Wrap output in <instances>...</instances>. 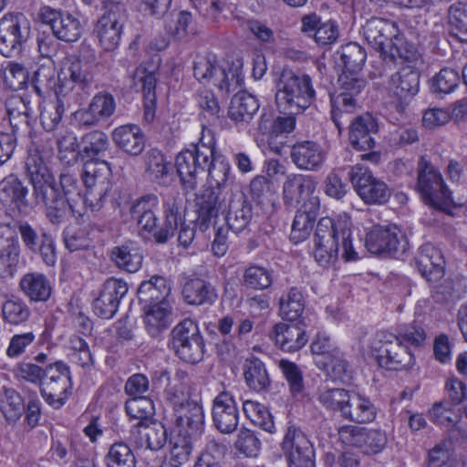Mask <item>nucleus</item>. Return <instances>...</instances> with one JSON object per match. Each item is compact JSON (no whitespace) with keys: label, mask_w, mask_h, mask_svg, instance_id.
I'll list each match as a JSON object with an SVG mask.
<instances>
[{"label":"nucleus","mask_w":467,"mask_h":467,"mask_svg":"<svg viewBox=\"0 0 467 467\" xmlns=\"http://www.w3.org/2000/svg\"><path fill=\"white\" fill-rule=\"evenodd\" d=\"M216 143L211 132H202L199 141L180 151L175 158V168L181 185L186 192L197 188L200 175L208 171L212 186L196 195L197 223L207 230L217 218L224 198L222 189L231 178V165L223 155H216Z\"/></svg>","instance_id":"1"},{"label":"nucleus","mask_w":467,"mask_h":467,"mask_svg":"<svg viewBox=\"0 0 467 467\" xmlns=\"http://www.w3.org/2000/svg\"><path fill=\"white\" fill-rule=\"evenodd\" d=\"M159 197L147 193L138 198L130 206L131 218L136 222L140 235L152 234L157 244H166L179 227L182 219V200L175 195H168L163 201L164 223L157 230L159 218L156 211Z\"/></svg>","instance_id":"2"},{"label":"nucleus","mask_w":467,"mask_h":467,"mask_svg":"<svg viewBox=\"0 0 467 467\" xmlns=\"http://www.w3.org/2000/svg\"><path fill=\"white\" fill-rule=\"evenodd\" d=\"M27 177L33 186L36 204L44 207L46 218L53 225H59L69 218L66 200L62 198L57 180L37 153L29 154L25 162Z\"/></svg>","instance_id":"3"},{"label":"nucleus","mask_w":467,"mask_h":467,"mask_svg":"<svg viewBox=\"0 0 467 467\" xmlns=\"http://www.w3.org/2000/svg\"><path fill=\"white\" fill-rule=\"evenodd\" d=\"M341 240L342 258L346 262L359 259L352 244L351 230L347 220L334 222L330 217L319 219L314 234V257L323 267L337 260Z\"/></svg>","instance_id":"4"},{"label":"nucleus","mask_w":467,"mask_h":467,"mask_svg":"<svg viewBox=\"0 0 467 467\" xmlns=\"http://www.w3.org/2000/svg\"><path fill=\"white\" fill-rule=\"evenodd\" d=\"M171 287L167 280L154 275L143 281L137 291L139 303L144 313L145 329L151 337H160L170 327L171 305L167 299Z\"/></svg>","instance_id":"5"},{"label":"nucleus","mask_w":467,"mask_h":467,"mask_svg":"<svg viewBox=\"0 0 467 467\" xmlns=\"http://www.w3.org/2000/svg\"><path fill=\"white\" fill-rule=\"evenodd\" d=\"M316 91L311 78L284 69L277 82L275 101L280 112L300 114L314 102Z\"/></svg>","instance_id":"6"},{"label":"nucleus","mask_w":467,"mask_h":467,"mask_svg":"<svg viewBox=\"0 0 467 467\" xmlns=\"http://www.w3.org/2000/svg\"><path fill=\"white\" fill-rule=\"evenodd\" d=\"M416 189L423 202L436 211L454 216L459 208L451 198V192L445 185L440 171L424 157L418 163Z\"/></svg>","instance_id":"7"},{"label":"nucleus","mask_w":467,"mask_h":467,"mask_svg":"<svg viewBox=\"0 0 467 467\" xmlns=\"http://www.w3.org/2000/svg\"><path fill=\"white\" fill-rule=\"evenodd\" d=\"M127 20V9L122 3L103 0L101 14L93 28V34L103 50L110 52L118 48Z\"/></svg>","instance_id":"8"},{"label":"nucleus","mask_w":467,"mask_h":467,"mask_svg":"<svg viewBox=\"0 0 467 467\" xmlns=\"http://www.w3.org/2000/svg\"><path fill=\"white\" fill-rule=\"evenodd\" d=\"M70 367L63 360H56L45 366L39 387L44 400L53 409L62 408L72 393Z\"/></svg>","instance_id":"9"},{"label":"nucleus","mask_w":467,"mask_h":467,"mask_svg":"<svg viewBox=\"0 0 467 467\" xmlns=\"http://www.w3.org/2000/svg\"><path fill=\"white\" fill-rule=\"evenodd\" d=\"M371 348L379 365L386 369H405L414 363V357L409 348L400 337L392 333L378 332Z\"/></svg>","instance_id":"10"},{"label":"nucleus","mask_w":467,"mask_h":467,"mask_svg":"<svg viewBox=\"0 0 467 467\" xmlns=\"http://www.w3.org/2000/svg\"><path fill=\"white\" fill-rule=\"evenodd\" d=\"M171 347L176 356L184 362L196 364L203 358L204 340L197 324L185 318L171 332Z\"/></svg>","instance_id":"11"},{"label":"nucleus","mask_w":467,"mask_h":467,"mask_svg":"<svg viewBox=\"0 0 467 467\" xmlns=\"http://www.w3.org/2000/svg\"><path fill=\"white\" fill-rule=\"evenodd\" d=\"M29 20L22 13H8L0 19V54L19 56L30 36Z\"/></svg>","instance_id":"12"},{"label":"nucleus","mask_w":467,"mask_h":467,"mask_svg":"<svg viewBox=\"0 0 467 467\" xmlns=\"http://www.w3.org/2000/svg\"><path fill=\"white\" fill-rule=\"evenodd\" d=\"M287 467H316L313 443L300 428L289 425L280 444Z\"/></svg>","instance_id":"13"},{"label":"nucleus","mask_w":467,"mask_h":467,"mask_svg":"<svg viewBox=\"0 0 467 467\" xmlns=\"http://www.w3.org/2000/svg\"><path fill=\"white\" fill-rule=\"evenodd\" d=\"M14 226L22 243L30 253L38 254L47 266H54L57 254L54 237L43 228H36L27 221L17 220Z\"/></svg>","instance_id":"14"},{"label":"nucleus","mask_w":467,"mask_h":467,"mask_svg":"<svg viewBox=\"0 0 467 467\" xmlns=\"http://www.w3.org/2000/svg\"><path fill=\"white\" fill-rule=\"evenodd\" d=\"M348 175L356 192L365 203L384 204L389 201L390 189L368 168L355 165L350 168Z\"/></svg>","instance_id":"15"},{"label":"nucleus","mask_w":467,"mask_h":467,"mask_svg":"<svg viewBox=\"0 0 467 467\" xmlns=\"http://www.w3.org/2000/svg\"><path fill=\"white\" fill-rule=\"evenodd\" d=\"M337 434L344 445L355 447L365 455L379 453L388 442L386 433L379 429L346 424L338 429Z\"/></svg>","instance_id":"16"},{"label":"nucleus","mask_w":467,"mask_h":467,"mask_svg":"<svg viewBox=\"0 0 467 467\" xmlns=\"http://www.w3.org/2000/svg\"><path fill=\"white\" fill-rule=\"evenodd\" d=\"M40 20L49 25L53 35L65 42H75L82 35L83 26L80 20L68 12L42 6L39 10Z\"/></svg>","instance_id":"17"},{"label":"nucleus","mask_w":467,"mask_h":467,"mask_svg":"<svg viewBox=\"0 0 467 467\" xmlns=\"http://www.w3.org/2000/svg\"><path fill=\"white\" fill-rule=\"evenodd\" d=\"M407 241L397 228L374 226L366 236L368 251L375 254H388L397 257L407 249Z\"/></svg>","instance_id":"18"},{"label":"nucleus","mask_w":467,"mask_h":467,"mask_svg":"<svg viewBox=\"0 0 467 467\" xmlns=\"http://www.w3.org/2000/svg\"><path fill=\"white\" fill-rule=\"evenodd\" d=\"M317 182L311 175L290 174L283 184V199L286 206L296 208L316 202L320 207L318 196L315 195Z\"/></svg>","instance_id":"19"},{"label":"nucleus","mask_w":467,"mask_h":467,"mask_svg":"<svg viewBox=\"0 0 467 467\" xmlns=\"http://www.w3.org/2000/svg\"><path fill=\"white\" fill-rule=\"evenodd\" d=\"M95 65L77 57H65L59 69L61 87L59 92L68 95L78 85L86 88L94 81Z\"/></svg>","instance_id":"20"},{"label":"nucleus","mask_w":467,"mask_h":467,"mask_svg":"<svg viewBox=\"0 0 467 467\" xmlns=\"http://www.w3.org/2000/svg\"><path fill=\"white\" fill-rule=\"evenodd\" d=\"M57 183L60 187L62 198L66 200L67 213L76 219L82 217L83 213L78 209V202L87 203L88 200L84 193L82 183L78 179V173L75 165L64 167L59 175Z\"/></svg>","instance_id":"21"},{"label":"nucleus","mask_w":467,"mask_h":467,"mask_svg":"<svg viewBox=\"0 0 467 467\" xmlns=\"http://www.w3.org/2000/svg\"><path fill=\"white\" fill-rule=\"evenodd\" d=\"M128 289V284L122 279L108 278L102 285L99 296L93 301L94 313L104 319L112 318Z\"/></svg>","instance_id":"22"},{"label":"nucleus","mask_w":467,"mask_h":467,"mask_svg":"<svg viewBox=\"0 0 467 467\" xmlns=\"http://www.w3.org/2000/svg\"><path fill=\"white\" fill-rule=\"evenodd\" d=\"M309 319L302 317L298 321L278 323L273 327L270 337L280 348L286 352H296L301 349L308 341L306 328Z\"/></svg>","instance_id":"23"},{"label":"nucleus","mask_w":467,"mask_h":467,"mask_svg":"<svg viewBox=\"0 0 467 467\" xmlns=\"http://www.w3.org/2000/svg\"><path fill=\"white\" fill-rule=\"evenodd\" d=\"M395 25L386 19L372 17L363 26V35L368 44L380 52V57L386 60L388 49L391 48L398 37Z\"/></svg>","instance_id":"24"},{"label":"nucleus","mask_w":467,"mask_h":467,"mask_svg":"<svg viewBox=\"0 0 467 467\" xmlns=\"http://www.w3.org/2000/svg\"><path fill=\"white\" fill-rule=\"evenodd\" d=\"M212 418L214 427L221 433L230 434L236 431L239 410L232 393L224 390L213 399Z\"/></svg>","instance_id":"25"},{"label":"nucleus","mask_w":467,"mask_h":467,"mask_svg":"<svg viewBox=\"0 0 467 467\" xmlns=\"http://www.w3.org/2000/svg\"><path fill=\"white\" fill-rule=\"evenodd\" d=\"M0 202L8 204L14 213L20 215H27L34 209L28 187L13 174L0 182Z\"/></svg>","instance_id":"26"},{"label":"nucleus","mask_w":467,"mask_h":467,"mask_svg":"<svg viewBox=\"0 0 467 467\" xmlns=\"http://www.w3.org/2000/svg\"><path fill=\"white\" fill-rule=\"evenodd\" d=\"M379 133L377 118L369 113L353 119L348 127L350 145L357 150H370L375 147V137Z\"/></svg>","instance_id":"27"},{"label":"nucleus","mask_w":467,"mask_h":467,"mask_svg":"<svg viewBox=\"0 0 467 467\" xmlns=\"http://www.w3.org/2000/svg\"><path fill=\"white\" fill-rule=\"evenodd\" d=\"M222 197L225 199L224 196L222 195ZM223 204L220 211L225 212V221L230 230L238 234L247 228L253 219L254 212L252 202L243 192L233 193L227 207L223 210Z\"/></svg>","instance_id":"28"},{"label":"nucleus","mask_w":467,"mask_h":467,"mask_svg":"<svg viewBox=\"0 0 467 467\" xmlns=\"http://www.w3.org/2000/svg\"><path fill=\"white\" fill-rule=\"evenodd\" d=\"M414 265L427 281L436 283L445 273V260L440 249L431 244H422L414 257Z\"/></svg>","instance_id":"29"},{"label":"nucleus","mask_w":467,"mask_h":467,"mask_svg":"<svg viewBox=\"0 0 467 467\" xmlns=\"http://www.w3.org/2000/svg\"><path fill=\"white\" fill-rule=\"evenodd\" d=\"M182 296L187 305L212 306L218 298V292L210 280L192 275L183 278Z\"/></svg>","instance_id":"30"},{"label":"nucleus","mask_w":467,"mask_h":467,"mask_svg":"<svg viewBox=\"0 0 467 467\" xmlns=\"http://www.w3.org/2000/svg\"><path fill=\"white\" fill-rule=\"evenodd\" d=\"M290 158L297 169L317 171L322 168L327 154L318 142L302 140L291 147Z\"/></svg>","instance_id":"31"},{"label":"nucleus","mask_w":467,"mask_h":467,"mask_svg":"<svg viewBox=\"0 0 467 467\" xmlns=\"http://www.w3.org/2000/svg\"><path fill=\"white\" fill-rule=\"evenodd\" d=\"M175 431L199 439L204 430V412L202 405L193 401L176 409Z\"/></svg>","instance_id":"32"},{"label":"nucleus","mask_w":467,"mask_h":467,"mask_svg":"<svg viewBox=\"0 0 467 467\" xmlns=\"http://www.w3.org/2000/svg\"><path fill=\"white\" fill-rule=\"evenodd\" d=\"M143 161L145 174L151 182L161 187H169L172 183L173 166L160 150L152 148L147 150Z\"/></svg>","instance_id":"33"},{"label":"nucleus","mask_w":467,"mask_h":467,"mask_svg":"<svg viewBox=\"0 0 467 467\" xmlns=\"http://www.w3.org/2000/svg\"><path fill=\"white\" fill-rule=\"evenodd\" d=\"M110 262L119 270L136 273L142 265L143 255L138 243L128 240L109 251Z\"/></svg>","instance_id":"34"},{"label":"nucleus","mask_w":467,"mask_h":467,"mask_svg":"<svg viewBox=\"0 0 467 467\" xmlns=\"http://www.w3.org/2000/svg\"><path fill=\"white\" fill-rule=\"evenodd\" d=\"M389 86L400 100L410 99L419 92L420 72L414 68V66H404L391 75Z\"/></svg>","instance_id":"35"},{"label":"nucleus","mask_w":467,"mask_h":467,"mask_svg":"<svg viewBox=\"0 0 467 467\" xmlns=\"http://www.w3.org/2000/svg\"><path fill=\"white\" fill-rule=\"evenodd\" d=\"M193 75L199 81H209L213 78L219 76L220 80L216 84L219 89L229 92L232 82L234 78V73L230 71L226 73L220 67L214 57H201L194 62Z\"/></svg>","instance_id":"36"},{"label":"nucleus","mask_w":467,"mask_h":467,"mask_svg":"<svg viewBox=\"0 0 467 467\" xmlns=\"http://www.w3.org/2000/svg\"><path fill=\"white\" fill-rule=\"evenodd\" d=\"M116 146L130 156H139L145 148V136L137 125H122L112 132Z\"/></svg>","instance_id":"37"},{"label":"nucleus","mask_w":467,"mask_h":467,"mask_svg":"<svg viewBox=\"0 0 467 467\" xmlns=\"http://www.w3.org/2000/svg\"><path fill=\"white\" fill-rule=\"evenodd\" d=\"M19 289L30 302H47L52 294L49 279L41 273H27L19 281Z\"/></svg>","instance_id":"38"},{"label":"nucleus","mask_w":467,"mask_h":467,"mask_svg":"<svg viewBox=\"0 0 467 467\" xmlns=\"http://www.w3.org/2000/svg\"><path fill=\"white\" fill-rule=\"evenodd\" d=\"M196 441L197 439L174 431L169 441V452L160 467H180L188 462Z\"/></svg>","instance_id":"39"},{"label":"nucleus","mask_w":467,"mask_h":467,"mask_svg":"<svg viewBox=\"0 0 467 467\" xmlns=\"http://www.w3.org/2000/svg\"><path fill=\"white\" fill-rule=\"evenodd\" d=\"M32 83L40 97H47L54 93L59 100V98L67 96V93L59 92L61 87L59 71L56 72L53 63L39 66L34 73Z\"/></svg>","instance_id":"40"},{"label":"nucleus","mask_w":467,"mask_h":467,"mask_svg":"<svg viewBox=\"0 0 467 467\" xmlns=\"http://www.w3.org/2000/svg\"><path fill=\"white\" fill-rule=\"evenodd\" d=\"M320 207L316 202H310L297 209L290 234V240L295 244L305 241L311 234L315 221L318 215Z\"/></svg>","instance_id":"41"},{"label":"nucleus","mask_w":467,"mask_h":467,"mask_svg":"<svg viewBox=\"0 0 467 467\" xmlns=\"http://www.w3.org/2000/svg\"><path fill=\"white\" fill-rule=\"evenodd\" d=\"M133 85L140 88L144 97V119L150 122L154 119V105L156 100V78L152 72L144 67H138L133 74Z\"/></svg>","instance_id":"42"},{"label":"nucleus","mask_w":467,"mask_h":467,"mask_svg":"<svg viewBox=\"0 0 467 467\" xmlns=\"http://www.w3.org/2000/svg\"><path fill=\"white\" fill-rule=\"evenodd\" d=\"M243 371L245 384L249 389L258 393L269 389L271 379L265 365L261 359L255 357L245 359Z\"/></svg>","instance_id":"43"},{"label":"nucleus","mask_w":467,"mask_h":467,"mask_svg":"<svg viewBox=\"0 0 467 467\" xmlns=\"http://www.w3.org/2000/svg\"><path fill=\"white\" fill-rule=\"evenodd\" d=\"M376 415L377 409L368 398L352 392L342 418L349 421L364 424L372 422Z\"/></svg>","instance_id":"44"},{"label":"nucleus","mask_w":467,"mask_h":467,"mask_svg":"<svg viewBox=\"0 0 467 467\" xmlns=\"http://www.w3.org/2000/svg\"><path fill=\"white\" fill-rule=\"evenodd\" d=\"M332 356H327L326 359H317L316 363L319 368L323 369L327 376L334 381L342 383L349 382L352 379V370L349 362L340 350H334Z\"/></svg>","instance_id":"45"},{"label":"nucleus","mask_w":467,"mask_h":467,"mask_svg":"<svg viewBox=\"0 0 467 467\" xmlns=\"http://www.w3.org/2000/svg\"><path fill=\"white\" fill-rule=\"evenodd\" d=\"M259 109L257 99L244 91L237 92L231 99L228 109L229 118L239 122H248Z\"/></svg>","instance_id":"46"},{"label":"nucleus","mask_w":467,"mask_h":467,"mask_svg":"<svg viewBox=\"0 0 467 467\" xmlns=\"http://www.w3.org/2000/svg\"><path fill=\"white\" fill-rule=\"evenodd\" d=\"M125 410L130 420H136L138 422L131 431H136L140 434V428L151 422L155 413L153 401L147 397H135L129 399L125 403Z\"/></svg>","instance_id":"47"},{"label":"nucleus","mask_w":467,"mask_h":467,"mask_svg":"<svg viewBox=\"0 0 467 467\" xmlns=\"http://www.w3.org/2000/svg\"><path fill=\"white\" fill-rule=\"evenodd\" d=\"M305 297L302 291L296 286L284 293L279 299V313L283 319L289 322L302 318L305 309Z\"/></svg>","instance_id":"48"},{"label":"nucleus","mask_w":467,"mask_h":467,"mask_svg":"<svg viewBox=\"0 0 467 467\" xmlns=\"http://www.w3.org/2000/svg\"><path fill=\"white\" fill-rule=\"evenodd\" d=\"M336 57L337 63L343 66V71L360 72L367 59V52L359 44L349 42L336 52Z\"/></svg>","instance_id":"49"},{"label":"nucleus","mask_w":467,"mask_h":467,"mask_svg":"<svg viewBox=\"0 0 467 467\" xmlns=\"http://www.w3.org/2000/svg\"><path fill=\"white\" fill-rule=\"evenodd\" d=\"M143 433L138 434L136 431H130L131 437L138 447H145L151 451H158L162 448L167 441V431L161 424L153 426H142Z\"/></svg>","instance_id":"50"},{"label":"nucleus","mask_w":467,"mask_h":467,"mask_svg":"<svg viewBox=\"0 0 467 467\" xmlns=\"http://www.w3.org/2000/svg\"><path fill=\"white\" fill-rule=\"evenodd\" d=\"M331 119L340 132L346 122L345 117L358 107V97L338 91L330 97Z\"/></svg>","instance_id":"51"},{"label":"nucleus","mask_w":467,"mask_h":467,"mask_svg":"<svg viewBox=\"0 0 467 467\" xmlns=\"http://www.w3.org/2000/svg\"><path fill=\"white\" fill-rule=\"evenodd\" d=\"M353 391L343 388L319 389L317 400L327 410L338 412L342 417Z\"/></svg>","instance_id":"52"},{"label":"nucleus","mask_w":467,"mask_h":467,"mask_svg":"<svg viewBox=\"0 0 467 467\" xmlns=\"http://www.w3.org/2000/svg\"><path fill=\"white\" fill-rule=\"evenodd\" d=\"M109 146L108 136L100 130H93L82 137L79 157L86 161H96V157L106 151Z\"/></svg>","instance_id":"53"},{"label":"nucleus","mask_w":467,"mask_h":467,"mask_svg":"<svg viewBox=\"0 0 467 467\" xmlns=\"http://www.w3.org/2000/svg\"><path fill=\"white\" fill-rule=\"evenodd\" d=\"M451 36L460 42L467 43V3L458 1L451 4L448 10Z\"/></svg>","instance_id":"54"},{"label":"nucleus","mask_w":467,"mask_h":467,"mask_svg":"<svg viewBox=\"0 0 467 467\" xmlns=\"http://www.w3.org/2000/svg\"><path fill=\"white\" fill-rule=\"evenodd\" d=\"M273 272L265 267L252 265L245 268L242 284L248 289L264 290L273 283Z\"/></svg>","instance_id":"55"},{"label":"nucleus","mask_w":467,"mask_h":467,"mask_svg":"<svg viewBox=\"0 0 467 467\" xmlns=\"http://www.w3.org/2000/svg\"><path fill=\"white\" fill-rule=\"evenodd\" d=\"M57 144L60 161L68 165L77 164L78 157H79L77 150L79 145L76 134L67 130L58 131L57 134Z\"/></svg>","instance_id":"56"},{"label":"nucleus","mask_w":467,"mask_h":467,"mask_svg":"<svg viewBox=\"0 0 467 467\" xmlns=\"http://www.w3.org/2000/svg\"><path fill=\"white\" fill-rule=\"evenodd\" d=\"M68 349L70 351L69 356L74 363L87 370L94 368V356L85 339L78 336L71 337L68 340Z\"/></svg>","instance_id":"57"},{"label":"nucleus","mask_w":467,"mask_h":467,"mask_svg":"<svg viewBox=\"0 0 467 467\" xmlns=\"http://www.w3.org/2000/svg\"><path fill=\"white\" fill-rule=\"evenodd\" d=\"M105 462L107 467H135L136 458L127 443L118 441L109 447Z\"/></svg>","instance_id":"58"},{"label":"nucleus","mask_w":467,"mask_h":467,"mask_svg":"<svg viewBox=\"0 0 467 467\" xmlns=\"http://www.w3.org/2000/svg\"><path fill=\"white\" fill-rule=\"evenodd\" d=\"M19 256L20 246L16 242L0 246V278H8L15 275Z\"/></svg>","instance_id":"59"},{"label":"nucleus","mask_w":467,"mask_h":467,"mask_svg":"<svg viewBox=\"0 0 467 467\" xmlns=\"http://www.w3.org/2000/svg\"><path fill=\"white\" fill-rule=\"evenodd\" d=\"M0 408L8 422H16L25 412V404L22 397L14 389L5 391L1 400Z\"/></svg>","instance_id":"60"},{"label":"nucleus","mask_w":467,"mask_h":467,"mask_svg":"<svg viewBox=\"0 0 467 467\" xmlns=\"http://www.w3.org/2000/svg\"><path fill=\"white\" fill-rule=\"evenodd\" d=\"M460 79L457 70L444 67L433 77L431 89L439 95L451 93L458 87Z\"/></svg>","instance_id":"61"},{"label":"nucleus","mask_w":467,"mask_h":467,"mask_svg":"<svg viewBox=\"0 0 467 467\" xmlns=\"http://www.w3.org/2000/svg\"><path fill=\"white\" fill-rule=\"evenodd\" d=\"M430 416L433 422L444 427H454L461 420L460 412L447 401L435 403Z\"/></svg>","instance_id":"62"},{"label":"nucleus","mask_w":467,"mask_h":467,"mask_svg":"<svg viewBox=\"0 0 467 467\" xmlns=\"http://www.w3.org/2000/svg\"><path fill=\"white\" fill-rule=\"evenodd\" d=\"M2 314L6 322L12 325H20L29 318L31 312L22 300L10 299L3 304Z\"/></svg>","instance_id":"63"},{"label":"nucleus","mask_w":467,"mask_h":467,"mask_svg":"<svg viewBox=\"0 0 467 467\" xmlns=\"http://www.w3.org/2000/svg\"><path fill=\"white\" fill-rule=\"evenodd\" d=\"M279 368L288 382L289 389L293 396L302 395L305 390L302 371L299 367L287 359L279 362Z\"/></svg>","instance_id":"64"}]
</instances>
